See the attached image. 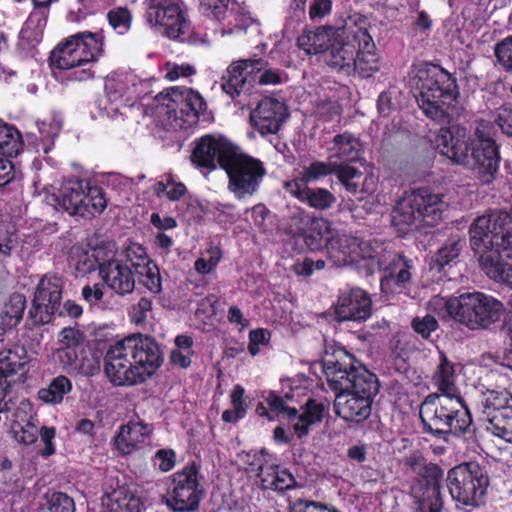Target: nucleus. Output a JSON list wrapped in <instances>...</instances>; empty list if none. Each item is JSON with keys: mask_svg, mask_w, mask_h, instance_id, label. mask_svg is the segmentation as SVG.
I'll list each match as a JSON object with an SVG mask.
<instances>
[{"mask_svg": "<svg viewBox=\"0 0 512 512\" xmlns=\"http://www.w3.org/2000/svg\"><path fill=\"white\" fill-rule=\"evenodd\" d=\"M332 142L333 145L330 148L329 155L330 160L347 164V162H355L359 159L361 144L352 134L345 132L335 135Z\"/></svg>", "mask_w": 512, "mask_h": 512, "instance_id": "c9c22d12", "label": "nucleus"}, {"mask_svg": "<svg viewBox=\"0 0 512 512\" xmlns=\"http://www.w3.org/2000/svg\"><path fill=\"white\" fill-rule=\"evenodd\" d=\"M283 188L286 193L317 211H326L332 208L337 201L336 196L328 189L309 187L301 180L285 181Z\"/></svg>", "mask_w": 512, "mask_h": 512, "instance_id": "cd10ccee", "label": "nucleus"}, {"mask_svg": "<svg viewBox=\"0 0 512 512\" xmlns=\"http://www.w3.org/2000/svg\"><path fill=\"white\" fill-rule=\"evenodd\" d=\"M71 390V381L66 376L59 375L51 381L47 388L39 390L38 397L45 403L59 404Z\"/></svg>", "mask_w": 512, "mask_h": 512, "instance_id": "c03bdc74", "label": "nucleus"}, {"mask_svg": "<svg viewBox=\"0 0 512 512\" xmlns=\"http://www.w3.org/2000/svg\"><path fill=\"white\" fill-rule=\"evenodd\" d=\"M43 512H75V503L67 494L53 492L46 495Z\"/></svg>", "mask_w": 512, "mask_h": 512, "instance_id": "3c124183", "label": "nucleus"}, {"mask_svg": "<svg viewBox=\"0 0 512 512\" xmlns=\"http://www.w3.org/2000/svg\"><path fill=\"white\" fill-rule=\"evenodd\" d=\"M334 175L347 192L356 194L360 190L362 172L359 169L348 164L337 163Z\"/></svg>", "mask_w": 512, "mask_h": 512, "instance_id": "8fccbe9b", "label": "nucleus"}, {"mask_svg": "<svg viewBox=\"0 0 512 512\" xmlns=\"http://www.w3.org/2000/svg\"><path fill=\"white\" fill-rule=\"evenodd\" d=\"M63 282L59 277L43 278L36 289L33 305L29 311V316L36 325H43L51 321L55 314L62 316L64 314L78 318L82 315V307L74 301L68 300L61 308Z\"/></svg>", "mask_w": 512, "mask_h": 512, "instance_id": "f8f14e48", "label": "nucleus"}, {"mask_svg": "<svg viewBox=\"0 0 512 512\" xmlns=\"http://www.w3.org/2000/svg\"><path fill=\"white\" fill-rule=\"evenodd\" d=\"M141 254L136 263H132L135 275L138 280L152 293H159L162 290L161 276L158 266L145 256L144 250L139 247Z\"/></svg>", "mask_w": 512, "mask_h": 512, "instance_id": "a19ab883", "label": "nucleus"}, {"mask_svg": "<svg viewBox=\"0 0 512 512\" xmlns=\"http://www.w3.org/2000/svg\"><path fill=\"white\" fill-rule=\"evenodd\" d=\"M419 416L424 430L438 438L464 435L472 425L470 411L460 394L427 395L420 406Z\"/></svg>", "mask_w": 512, "mask_h": 512, "instance_id": "39448f33", "label": "nucleus"}, {"mask_svg": "<svg viewBox=\"0 0 512 512\" xmlns=\"http://www.w3.org/2000/svg\"><path fill=\"white\" fill-rule=\"evenodd\" d=\"M435 147L439 152L459 165L470 163V144L466 130L458 125L442 127L434 139Z\"/></svg>", "mask_w": 512, "mask_h": 512, "instance_id": "a878e982", "label": "nucleus"}, {"mask_svg": "<svg viewBox=\"0 0 512 512\" xmlns=\"http://www.w3.org/2000/svg\"><path fill=\"white\" fill-rule=\"evenodd\" d=\"M136 77L131 73H113L105 80V97L108 105L103 106L107 116L115 118L123 114L121 109L131 106L129 102L136 93Z\"/></svg>", "mask_w": 512, "mask_h": 512, "instance_id": "4be33fe9", "label": "nucleus"}, {"mask_svg": "<svg viewBox=\"0 0 512 512\" xmlns=\"http://www.w3.org/2000/svg\"><path fill=\"white\" fill-rule=\"evenodd\" d=\"M258 478L264 490L283 492L294 488L296 485L294 476L286 469H280L274 460L267 469L258 474Z\"/></svg>", "mask_w": 512, "mask_h": 512, "instance_id": "ea45409f", "label": "nucleus"}, {"mask_svg": "<svg viewBox=\"0 0 512 512\" xmlns=\"http://www.w3.org/2000/svg\"><path fill=\"white\" fill-rule=\"evenodd\" d=\"M224 20H226L227 23L221 30L222 35H231L246 31L253 22L252 17L247 11L234 6L228 8Z\"/></svg>", "mask_w": 512, "mask_h": 512, "instance_id": "a18cd8bd", "label": "nucleus"}, {"mask_svg": "<svg viewBox=\"0 0 512 512\" xmlns=\"http://www.w3.org/2000/svg\"><path fill=\"white\" fill-rule=\"evenodd\" d=\"M456 379V365L441 351L439 353V363L432 376L433 383L440 392L439 394H459Z\"/></svg>", "mask_w": 512, "mask_h": 512, "instance_id": "4c0bfd02", "label": "nucleus"}, {"mask_svg": "<svg viewBox=\"0 0 512 512\" xmlns=\"http://www.w3.org/2000/svg\"><path fill=\"white\" fill-rule=\"evenodd\" d=\"M494 122L504 134L512 136V108L500 107L496 112Z\"/></svg>", "mask_w": 512, "mask_h": 512, "instance_id": "774afa93", "label": "nucleus"}, {"mask_svg": "<svg viewBox=\"0 0 512 512\" xmlns=\"http://www.w3.org/2000/svg\"><path fill=\"white\" fill-rule=\"evenodd\" d=\"M410 86L423 113L437 122H450L459 96L456 78L435 64H424L410 78Z\"/></svg>", "mask_w": 512, "mask_h": 512, "instance_id": "7ed1b4c3", "label": "nucleus"}, {"mask_svg": "<svg viewBox=\"0 0 512 512\" xmlns=\"http://www.w3.org/2000/svg\"><path fill=\"white\" fill-rule=\"evenodd\" d=\"M223 170L229 178L228 189L237 199L254 195L266 175L263 162L245 154L238 146Z\"/></svg>", "mask_w": 512, "mask_h": 512, "instance_id": "ddd939ff", "label": "nucleus"}, {"mask_svg": "<svg viewBox=\"0 0 512 512\" xmlns=\"http://www.w3.org/2000/svg\"><path fill=\"white\" fill-rule=\"evenodd\" d=\"M266 403L272 412L287 415L290 420L295 421L293 429L298 438H302L309 433L310 426L321 422L323 418L324 407L314 400H308L306 409L298 415L296 408L288 407L284 403V398L275 391H269L265 397Z\"/></svg>", "mask_w": 512, "mask_h": 512, "instance_id": "412c9836", "label": "nucleus"}, {"mask_svg": "<svg viewBox=\"0 0 512 512\" xmlns=\"http://www.w3.org/2000/svg\"><path fill=\"white\" fill-rule=\"evenodd\" d=\"M332 30L331 26L305 30L297 39L299 48L307 54H318L328 50Z\"/></svg>", "mask_w": 512, "mask_h": 512, "instance_id": "79ce46f5", "label": "nucleus"}, {"mask_svg": "<svg viewBox=\"0 0 512 512\" xmlns=\"http://www.w3.org/2000/svg\"><path fill=\"white\" fill-rule=\"evenodd\" d=\"M84 339L85 336L80 330L72 327H65L60 332L59 342L61 347L57 350H72L80 348Z\"/></svg>", "mask_w": 512, "mask_h": 512, "instance_id": "052dcab7", "label": "nucleus"}, {"mask_svg": "<svg viewBox=\"0 0 512 512\" xmlns=\"http://www.w3.org/2000/svg\"><path fill=\"white\" fill-rule=\"evenodd\" d=\"M429 307L438 315L453 318L471 330L489 328L504 312L499 300L481 292L464 293L455 298L435 296L429 301Z\"/></svg>", "mask_w": 512, "mask_h": 512, "instance_id": "20e7f679", "label": "nucleus"}, {"mask_svg": "<svg viewBox=\"0 0 512 512\" xmlns=\"http://www.w3.org/2000/svg\"><path fill=\"white\" fill-rule=\"evenodd\" d=\"M470 163L476 170L478 178L485 184L491 183L499 167V154L495 141L471 143Z\"/></svg>", "mask_w": 512, "mask_h": 512, "instance_id": "c85d7f7f", "label": "nucleus"}, {"mask_svg": "<svg viewBox=\"0 0 512 512\" xmlns=\"http://www.w3.org/2000/svg\"><path fill=\"white\" fill-rule=\"evenodd\" d=\"M236 147L223 136L205 135L196 141L191 161L196 168L208 172L215 170L217 163L223 169Z\"/></svg>", "mask_w": 512, "mask_h": 512, "instance_id": "a211bd4d", "label": "nucleus"}, {"mask_svg": "<svg viewBox=\"0 0 512 512\" xmlns=\"http://www.w3.org/2000/svg\"><path fill=\"white\" fill-rule=\"evenodd\" d=\"M372 314L370 295L360 288L341 292L334 307L335 320L338 322H363Z\"/></svg>", "mask_w": 512, "mask_h": 512, "instance_id": "393cba45", "label": "nucleus"}, {"mask_svg": "<svg viewBox=\"0 0 512 512\" xmlns=\"http://www.w3.org/2000/svg\"><path fill=\"white\" fill-rule=\"evenodd\" d=\"M48 10L33 9L25 21L20 33V42L27 47H34L43 37V31L47 23Z\"/></svg>", "mask_w": 512, "mask_h": 512, "instance_id": "e433bc0d", "label": "nucleus"}, {"mask_svg": "<svg viewBox=\"0 0 512 512\" xmlns=\"http://www.w3.org/2000/svg\"><path fill=\"white\" fill-rule=\"evenodd\" d=\"M413 331L424 340H429L431 334L439 329V323L436 318L430 314L416 316L411 321Z\"/></svg>", "mask_w": 512, "mask_h": 512, "instance_id": "6e6d98bb", "label": "nucleus"}, {"mask_svg": "<svg viewBox=\"0 0 512 512\" xmlns=\"http://www.w3.org/2000/svg\"><path fill=\"white\" fill-rule=\"evenodd\" d=\"M54 201L69 215L82 217L100 214L107 206L104 190L81 179L65 181L58 194L54 195Z\"/></svg>", "mask_w": 512, "mask_h": 512, "instance_id": "9b49d317", "label": "nucleus"}, {"mask_svg": "<svg viewBox=\"0 0 512 512\" xmlns=\"http://www.w3.org/2000/svg\"><path fill=\"white\" fill-rule=\"evenodd\" d=\"M272 455H270L265 449L259 451H251L244 455V463L247 465L249 472H255L258 474L262 473L264 469L273 461Z\"/></svg>", "mask_w": 512, "mask_h": 512, "instance_id": "864d4df0", "label": "nucleus"}, {"mask_svg": "<svg viewBox=\"0 0 512 512\" xmlns=\"http://www.w3.org/2000/svg\"><path fill=\"white\" fill-rule=\"evenodd\" d=\"M419 474L420 480L412 488L418 512H441L443 503L440 487L443 470L434 463H427Z\"/></svg>", "mask_w": 512, "mask_h": 512, "instance_id": "aec40b11", "label": "nucleus"}, {"mask_svg": "<svg viewBox=\"0 0 512 512\" xmlns=\"http://www.w3.org/2000/svg\"><path fill=\"white\" fill-rule=\"evenodd\" d=\"M107 18L110 25L117 30L119 34H124L130 28L131 14L126 8L110 11Z\"/></svg>", "mask_w": 512, "mask_h": 512, "instance_id": "680f3d73", "label": "nucleus"}, {"mask_svg": "<svg viewBox=\"0 0 512 512\" xmlns=\"http://www.w3.org/2000/svg\"><path fill=\"white\" fill-rule=\"evenodd\" d=\"M152 433V426L142 421H130L121 426L115 437V447L122 454L132 453Z\"/></svg>", "mask_w": 512, "mask_h": 512, "instance_id": "473e14b6", "label": "nucleus"}, {"mask_svg": "<svg viewBox=\"0 0 512 512\" xmlns=\"http://www.w3.org/2000/svg\"><path fill=\"white\" fill-rule=\"evenodd\" d=\"M110 250L102 246L93 249L73 246L70 251L71 262L77 274L85 276L96 269L100 271L102 263L106 261Z\"/></svg>", "mask_w": 512, "mask_h": 512, "instance_id": "2f4dec72", "label": "nucleus"}, {"mask_svg": "<svg viewBox=\"0 0 512 512\" xmlns=\"http://www.w3.org/2000/svg\"><path fill=\"white\" fill-rule=\"evenodd\" d=\"M336 165L337 162L330 159L329 161H313L308 166L303 167L300 177L293 180H301L306 184L318 181L328 175H334Z\"/></svg>", "mask_w": 512, "mask_h": 512, "instance_id": "de8ad7c7", "label": "nucleus"}, {"mask_svg": "<svg viewBox=\"0 0 512 512\" xmlns=\"http://www.w3.org/2000/svg\"><path fill=\"white\" fill-rule=\"evenodd\" d=\"M446 482L457 509L471 511L486 504L490 480L477 462H465L451 468Z\"/></svg>", "mask_w": 512, "mask_h": 512, "instance_id": "0eeeda50", "label": "nucleus"}, {"mask_svg": "<svg viewBox=\"0 0 512 512\" xmlns=\"http://www.w3.org/2000/svg\"><path fill=\"white\" fill-rule=\"evenodd\" d=\"M322 368L329 387L335 391V413L346 422L366 420L379 392L377 376L335 344L325 345Z\"/></svg>", "mask_w": 512, "mask_h": 512, "instance_id": "f257e3e1", "label": "nucleus"}, {"mask_svg": "<svg viewBox=\"0 0 512 512\" xmlns=\"http://www.w3.org/2000/svg\"><path fill=\"white\" fill-rule=\"evenodd\" d=\"M444 206L440 194L419 188L396 203L391 213L392 224L399 229L419 227L422 222L434 226L441 219Z\"/></svg>", "mask_w": 512, "mask_h": 512, "instance_id": "6e6552de", "label": "nucleus"}, {"mask_svg": "<svg viewBox=\"0 0 512 512\" xmlns=\"http://www.w3.org/2000/svg\"><path fill=\"white\" fill-rule=\"evenodd\" d=\"M204 495L199 467L192 463L173 474L167 494L162 496V502L173 512H196Z\"/></svg>", "mask_w": 512, "mask_h": 512, "instance_id": "4468645a", "label": "nucleus"}, {"mask_svg": "<svg viewBox=\"0 0 512 512\" xmlns=\"http://www.w3.org/2000/svg\"><path fill=\"white\" fill-rule=\"evenodd\" d=\"M470 246L491 278L512 283V217L504 210L478 216L469 228Z\"/></svg>", "mask_w": 512, "mask_h": 512, "instance_id": "f03ea898", "label": "nucleus"}, {"mask_svg": "<svg viewBox=\"0 0 512 512\" xmlns=\"http://www.w3.org/2000/svg\"><path fill=\"white\" fill-rule=\"evenodd\" d=\"M389 350L394 357L406 361L417 351L416 339L411 334L397 332L389 340Z\"/></svg>", "mask_w": 512, "mask_h": 512, "instance_id": "49530a36", "label": "nucleus"}, {"mask_svg": "<svg viewBox=\"0 0 512 512\" xmlns=\"http://www.w3.org/2000/svg\"><path fill=\"white\" fill-rule=\"evenodd\" d=\"M316 115L324 121H333L340 117L341 107L335 101H321L316 105Z\"/></svg>", "mask_w": 512, "mask_h": 512, "instance_id": "69168bd1", "label": "nucleus"}, {"mask_svg": "<svg viewBox=\"0 0 512 512\" xmlns=\"http://www.w3.org/2000/svg\"><path fill=\"white\" fill-rule=\"evenodd\" d=\"M131 259L123 261L115 258L113 249L100 268V277L107 287L117 295L130 294L135 289V270Z\"/></svg>", "mask_w": 512, "mask_h": 512, "instance_id": "5701e85b", "label": "nucleus"}, {"mask_svg": "<svg viewBox=\"0 0 512 512\" xmlns=\"http://www.w3.org/2000/svg\"><path fill=\"white\" fill-rule=\"evenodd\" d=\"M495 56L506 70L512 71V36L496 45Z\"/></svg>", "mask_w": 512, "mask_h": 512, "instance_id": "338daca9", "label": "nucleus"}, {"mask_svg": "<svg viewBox=\"0 0 512 512\" xmlns=\"http://www.w3.org/2000/svg\"><path fill=\"white\" fill-rule=\"evenodd\" d=\"M21 149L19 132L7 124H0V155L17 156Z\"/></svg>", "mask_w": 512, "mask_h": 512, "instance_id": "09e8293b", "label": "nucleus"}, {"mask_svg": "<svg viewBox=\"0 0 512 512\" xmlns=\"http://www.w3.org/2000/svg\"><path fill=\"white\" fill-rule=\"evenodd\" d=\"M29 363L28 352L22 346L2 350L0 351V376L6 380L15 374L24 376L29 372Z\"/></svg>", "mask_w": 512, "mask_h": 512, "instance_id": "72a5a7b5", "label": "nucleus"}, {"mask_svg": "<svg viewBox=\"0 0 512 512\" xmlns=\"http://www.w3.org/2000/svg\"><path fill=\"white\" fill-rule=\"evenodd\" d=\"M463 245L464 242L460 239L451 238L447 240L436 254L435 262L437 265L440 268H443L456 259L459 256Z\"/></svg>", "mask_w": 512, "mask_h": 512, "instance_id": "603ef678", "label": "nucleus"}, {"mask_svg": "<svg viewBox=\"0 0 512 512\" xmlns=\"http://www.w3.org/2000/svg\"><path fill=\"white\" fill-rule=\"evenodd\" d=\"M163 105L167 108V113L170 117L194 115L198 116L206 108V103L202 96L192 90L184 89L179 91L178 89H172L171 94L166 95L163 98Z\"/></svg>", "mask_w": 512, "mask_h": 512, "instance_id": "c756f323", "label": "nucleus"}, {"mask_svg": "<svg viewBox=\"0 0 512 512\" xmlns=\"http://www.w3.org/2000/svg\"><path fill=\"white\" fill-rule=\"evenodd\" d=\"M265 66L262 59H245L233 62L228 66L221 77L223 92L232 99L237 96L249 94L256 83L254 72H260Z\"/></svg>", "mask_w": 512, "mask_h": 512, "instance_id": "6ab92c4d", "label": "nucleus"}, {"mask_svg": "<svg viewBox=\"0 0 512 512\" xmlns=\"http://www.w3.org/2000/svg\"><path fill=\"white\" fill-rule=\"evenodd\" d=\"M131 343L128 337L111 345L104 357V370L115 386L142 383L137 366L132 363Z\"/></svg>", "mask_w": 512, "mask_h": 512, "instance_id": "f3484780", "label": "nucleus"}, {"mask_svg": "<svg viewBox=\"0 0 512 512\" xmlns=\"http://www.w3.org/2000/svg\"><path fill=\"white\" fill-rule=\"evenodd\" d=\"M103 54L102 38L97 33L81 32L70 36L51 53V66L67 70V78L87 81L94 78L93 64Z\"/></svg>", "mask_w": 512, "mask_h": 512, "instance_id": "423d86ee", "label": "nucleus"}, {"mask_svg": "<svg viewBox=\"0 0 512 512\" xmlns=\"http://www.w3.org/2000/svg\"><path fill=\"white\" fill-rule=\"evenodd\" d=\"M229 0H200L201 13L211 19L222 21L228 12Z\"/></svg>", "mask_w": 512, "mask_h": 512, "instance_id": "4d7b16f0", "label": "nucleus"}, {"mask_svg": "<svg viewBox=\"0 0 512 512\" xmlns=\"http://www.w3.org/2000/svg\"><path fill=\"white\" fill-rule=\"evenodd\" d=\"M145 19L152 28H158L168 38L184 42L189 22L181 0H146Z\"/></svg>", "mask_w": 512, "mask_h": 512, "instance_id": "2eb2a0df", "label": "nucleus"}, {"mask_svg": "<svg viewBox=\"0 0 512 512\" xmlns=\"http://www.w3.org/2000/svg\"><path fill=\"white\" fill-rule=\"evenodd\" d=\"M26 305V298L21 293H13L0 314V323L4 328H13L22 319Z\"/></svg>", "mask_w": 512, "mask_h": 512, "instance_id": "37998d69", "label": "nucleus"}, {"mask_svg": "<svg viewBox=\"0 0 512 512\" xmlns=\"http://www.w3.org/2000/svg\"><path fill=\"white\" fill-rule=\"evenodd\" d=\"M380 259L373 265L380 266L377 271L384 273L380 281L382 292L410 296L413 276L416 272L413 261L394 251L384 254Z\"/></svg>", "mask_w": 512, "mask_h": 512, "instance_id": "dca6fc26", "label": "nucleus"}, {"mask_svg": "<svg viewBox=\"0 0 512 512\" xmlns=\"http://www.w3.org/2000/svg\"><path fill=\"white\" fill-rule=\"evenodd\" d=\"M100 366L97 355L90 352L82 353V358L74 375L93 376L100 371Z\"/></svg>", "mask_w": 512, "mask_h": 512, "instance_id": "e2e57ef3", "label": "nucleus"}, {"mask_svg": "<svg viewBox=\"0 0 512 512\" xmlns=\"http://www.w3.org/2000/svg\"><path fill=\"white\" fill-rule=\"evenodd\" d=\"M287 117L285 103L272 97L260 100L250 113L251 124L262 136L276 134Z\"/></svg>", "mask_w": 512, "mask_h": 512, "instance_id": "bb28decb", "label": "nucleus"}, {"mask_svg": "<svg viewBox=\"0 0 512 512\" xmlns=\"http://www.w3.org/2000/svg\"><path fill=\"white\" fill-rule=\"evenodd\" d=\"M495 418V421L486 427L493 435L512 443V409Z\"/></svg>", "mask_w": 512, "mask_h": 512, "instance_id": "5fc2aeb1", "label": "nucleus"}, {"mask_svg": "<svg viewBox=\"0 0 512 512\" xmlns=\"http://www.w3.org/2000/svg\"><path fill=\"white\" fill-rule=\"evenodd\" d=\"M367 26L369 23L365 16L358 13L348 16L332 34V43L325 57L327 65L350 75Z\"/></svg>", "mask_w": 512, "mask_h": 512, "instance_id": "1a4fd4ad", "label": "nucleus"}, {"mask_svg": "<svg viewBox=\"0 0 512 512\" xmlns=\"http://www.w3.org/2000/svg\"><path fill=\"white\" fill-rule=\"evenodd\" d=\"M140 501L125 487H117L102 497V510L107 512H139Z\"/></svg>", "mask_w": 512, "mask_h": 512, "instance_id": "58836bf2", "label": "nucleus"}, {"mask_svg": "<svg viewBox=\"0 0 512 512\" xmlns=\"http://www.w3.org/2000/svg\"><path fill=\"white\" fill-rule=\"evenodd\" d=\"M482 419L490 425L495 418L512 410V395L507 390L488 391L481 400Z\"/></svg>", "mask_w": 512, "mask_h": 512, "instance_id": "f704fd0d", "label": "nucleus"}, {"mask_svg": "<svg viewBox=\"0 0 512 512\" xmlns=\"http://www.w3.org/2000/svg\"><path fill=\"white\" fill-rule=\"evenodd\" d=\"M368 28L369 26L366 27L364 35H362V41L357 50L352 71L358 73L363 78L371 77L381 67L375 43Z\"/></svg>", "mask_w": 512, "mask_h": 512, "instance_id": "7c9ffc66", "label": "nucleus"}, {"mask_svg": "<svg viewBox=\"0 0 512 512\" xmlns=\"http://www.w3.org/2000/svg\"><path fill=\"white\" fill-rule=\"evenodd\" d=\"M131 343L132 363H135L142 382L151 377L163 362L160 346L150 336L141 334L128 336Z\"/></svg>", "mask_w": 512, "mask_h": 512, "instance_id": "b1692460", "label": "nucleus"}, {"mask_svg": "<svg viewBox=\"0 0 512 512\" xmlns=\"http://www.w3.org/2000/svg\"><path fill=\"white\" fill-rule=\"evenodd\" d=\"M327 251L335 266L355 264L365 267L368 273L372 274L380 267L373 264L380 261V258L391 250L376 240H363L343 235L331 240L327 245Z\"/></svg>", "mask_w": 512, "mask_h": 512, "instance_id": "9d476101", "label": "nucleus"}, {"mask_svg": "<svg viewBox=\"0 0 512 512\" xmlns=\"http://www.w3.org/2000/svg\"><path fill=\"white\" fill-rule=\"evenodd\" d=\"M82 353H86L81 347L75 349L68 350H57V358L58 361L63 368L70 375H74L75 371L80 363V359L82 358Z\"/></svg>", "mask_w": 512, "mask_h": 512, "instance_id": "13d9d810", "label": "nucleus"}, {"mask_svg": "<svg viewBox=\"0 0 512 512\" xmlns=\"http://www.w3.org/2000/svg\"><path fill=\"white\" fill-rule=\"evenodd\" d=\"M14 438L17 442L24 445H30L36 442L38 437V428L32 423L27 422L26 425H14L13 426Z\"/></svg>", "mask_w": 512, "mask_h": 512, "instance_id": "0e129e2a", "label": "nucleus"}, {"mask_svg": "<svg viewBox=\"0 0 512 512\" xmlns=\"http://www.w3.org/2000/svg\"><path fill=\"white\" fill-rule=\"evenodd\" d=\"M208 259L198 258L194 263V269L202 275L210 274L222 258V251L218 247H211L207 250Z\"/></svg>", "mask_w": 512, "mask_h": 512, "instance_id": "bf43d9fd", "label": "nucleus"}]
</instances>
